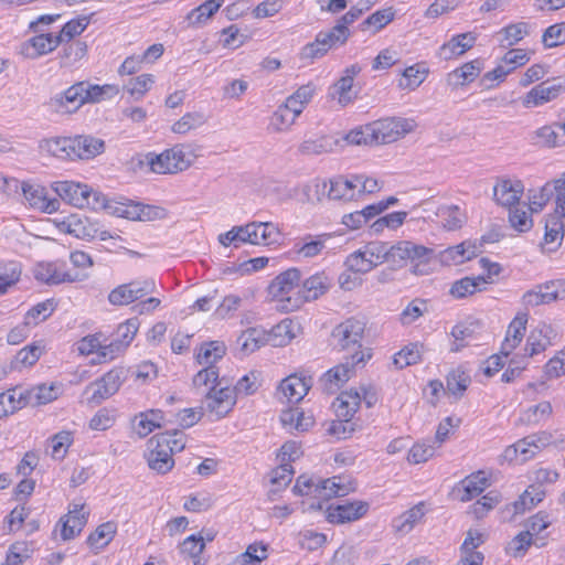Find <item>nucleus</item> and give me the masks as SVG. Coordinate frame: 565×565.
Listing matches in <instances>:
<instances>
[{"instance_id":"a211bd4d","label":"nucleus","mask_w":565,"mask_h":565,"mask_svg":"<svg viewBox=\"0 0 565 565\" xmlns=\"http://www.w3.org/2000/svg\"><path fill=\"white\" fill-rule=\"evenodd\" d=\"M167 448V444L157 447L156 440L151 438L148 441V452L146 454L148 466L161 475L169 472L174 466L171 450L168 451Z\"/></svg>"},{"instance_id":"4c0bfd02","label":"nucleus","mask_w":565,"mask_h":565,"mask_svg":"<svg viewBox=\"0 0 565 565\" xmlns=\"http://www.w3.org/2000/svg\"><path fill=\"white\" fill-rule=\"evenodd\" d=\"M226 353V345L222 341H210L202 343L198 353L196 361L201 365H213Z\"/></svg>"},{"instance_id":"6e6d98bb","label":"nucleus","mask_w":565,"mask_h":565,"mask_svg":"<svg viewBox=\"0 0 565 565\" xmlns=\"http://www.w3.org/2000/svg\"><path fill=\"white\" fill-rule=\"evenodd\" d=\"M337 142L329 137H321L315 140H305L299 146V152L306 156L330 152Z\"/></svg>"},{"instance_id":"ddd939ff","label":"nucleus","mask_w":565,"mask_h":565,"mask_svg":"<svg viewBox=\"0 0 565 565\" xmlns=\"http://www.w3.org/2000/svg\"><path fill=\"white\" fill-rule=\"evenodd\" d=\"M356 188H359V184L354 181V175L351 178L338 175L330 179L328 182L323 181L321 183L322 193H327L330 200H358L359 196Z\"/></svg>"},{"instance_id":"a18cd8bd","label":"nucleus","mask_w":565,"mask_h":565,"mask_svg":"<svg viewBox=\"0 0 565 565\" xmlns=\"http://www.w3.org/2000/svg\"><path fill=\"white\" fill-rule=\"evenodd\" d=\"M28 405L25 393L20 392L17 394V390H9L8 392L0 394V418L9 414L14 413L18 409L23 408Z\"/></svg>"},{"instance_id":"de8ad7c7","label":"nucleus","mask_w":565,"mask_h":565,"mask_svg":"<svg viewBox=\"0 0 565 565\" xmlns=\"http://www.w3.org/2000/svg\"><path fill=\"white\" fill-rule=\"evenodd\" d=\"M298 117L281 104L270 117L268 129L274 132L288 131Z\"/></svg>"},{"instance_id":"2eb2a0df","label":"nucleus","mask_w":565,"mask_h":565,"mask_svg":"<svg viewBox=\"0 0 565 565\" xmlns=\"http://www.w3.org/2000/svg\"><path fill=\"white\" fill-rule=\"evenodd\" d=\"M369 510V504L362 501L347 502L335 507H329L327 510V520L330 523L342 524L356 521Z\"/></svg>"},{"instance_id":"1a4fd4ad","label":"nucleus","mask_w":565,"mask_h":565,"mask_svg":"<svg viewBox=\"0 0 565 565\" xmlns=\"http://www.w3.org/2000/svg\"><path fill=\"white\" fill-rule=\"evenodd\" d=\"M139 328V321L137 318L128 319L126 322L120 323L116 332L114 333L113 340L104 345L102 358L104 361H110L115 359L117 354L122 352L134 340Z\"/></svg>"},{"instance_id":"58836bf2","label":"nucleus","mask_w":565,"mask_h":565,"mask_svg":"<svg viewBox=\"0 0 565 565\" xmlns=\"http://www.w3.org/2000/svg\"><path fill=\"white\" fill-rule=\"evenodd\" d=\"M279 235L278 227L271 222H255L252 227L249 244L252 245H269L275 243Z\"/></svg>"},{"instance_id":"9d476101","label":"nucleus","mask_w":565,"mask_h":565,"mask_svg":"<svg viewBox=\"0 0 565 565\" xmlns=\"http://www.w3.org/2000/svg\"><path fill=\"white\" fill-rule=\"evenodd\" d=\"M235 404V390H232V387L228 386L221 387L218 390L215 386H212L204 399V408L211 415H214V419H221L226 416Z\"/></svg>"},{"instance_id":"7c9ffc66","label":"nucleus","mask_w":565,"mask_h":565,"mask_svg":"<svg viewBox=\"0 0 565 565\" xmlns=\"http://www.w3.org/2000/svg\"><path fill=\"white\" fill-rule=\"evenodd\" d=\"M551 333L552 328L547 324H541L533 329L526 339L525 355L533 356L545 351L551 345Z\"/></svg>"},{"instance_id":"f257e3e1","label":"nucleus","mask_w":565,"mask_h":565,"mask_svg":"<svg viewBox=\"0 0 565 565\" xmlns=\"http://www.w3.org/2000/svg\"><path fill=\"white\" fill-rule=\"evenodd\" d=\"M350 35L349 28L338 20L331 29L318 32L315 41L301 49L300 58L310 62L321 58L329 51L344 45Z\"/></svg>"},{"instance_id":"9b49d317","label":"nucleus","mask_w":565,"mask_h":565,"mask_svg":"<svg viewBox=\"0 0 565 565\" xmlns=\"http://www.w3.org/2000/svg\"><path fill=\"white\" fill-rule=\"evenodd\" d=\"M364 359V352L351 353V355L347 358L344 362L330 369L323 375V381L326 382V390L328 392H333L334 390L339 388L341 385L347 383L354 373V366L359 363H363Z\"/></svg>"},{"instance_id":"39448f33","label":"nucleus","mask_w":565,"mask_h":565,"mask_svg":"<svg viewBox=\"0 0 565 565\" xmlns=\"http://www.w3.org/2000/svg\"><path fill=\"white\" fill-rule=\"evenodd\" d=\"M83 85L79 82L71 85L64 90L53 94L44 107L53 115L72 116L83 107Z\"/></svg>"},{"instance_id":"37998d69","label":"nucleus","mask_w":565,"mask_h":565,"mask_svg":"<svg viewBox=\"0 0 565 565\" xmlns=\"http://www.w3.org/2000/svg\"><path fill=\"white\" fill-rule=\"evenodd\" d=\"M555 198L554 180L546 182L537 190H531L529 195V209L532 213L541 212L544 206Z\"/></svg>"},{"instance_id":"864d4df0","label":"nucleus","mask_w":565,"mask_h":565,"mask_svg":"<svg viewBox=\"0 0 565 565\" xmlns=\"http://www.w3.org/2000/svg\"><path fill=\"white\" fill-rule=\"evenodd\" d=\"M532 544H536L533 541L531 531H523L515 535L507 546V553L513 557H523Z\"/></svg>"},{"instance_id":"f03ea898","label":"nucleus","mask_w":565,"mask_h":565,"mask_svg":"<svg viewBox=\"0 0 565 565\" xmlns=\"http://www.w3.org/2000/svg\"><path fill=\"white\" fill-rule=\"evenodd\" d=\"M54 191L63 201L76 207L98 211L106 204L104 194L93 192L88 185L74 181H57L54 183Z\"/></svg>"},{"instance_id":"72a5a7b5","label":"nucleus","mask_w":565,"mask_h":565,"mask_svg":"<svg viewBox=\"0 0 565 565\" xmlns=\"http://www.w3.org/2000/svg\"><path fill=\"white\" fill-rule=\"evenodd\" d=\"M280 422L282 426L289 430L297 431H306L308 430L315 423L313 417L310 415H306L299 408H289L282 411L280 415Z\"/></svg>"},{"instance_id":"f704fd0d","label":"nucleus","mask_w":565,"mask_h":565,"mask_svg":"<svg viewBox=\"0 0 565 565\" xmlns=\"http://www.w3.org/2000/svg\"><path fill=\"white\" fill-rule=\"evenodd\" d=\"M460 484L462 487L460 500L467 502L481 494L490 483L484 472L478 471L466 477Z\"/></svg>"},{"instance_id":"4468645a","label":"nucleus","mask_w":565,"mask_h":565,"mask_svg":"<svg viewBox=\"0 0 565 565\" xmlns=\"http://www.w3.org/2000/svg\"><path fill=\"white\" fill-rule=\"evenodd\" d=\"M21 189L25 201L31 207L45 213H53L58 210L60 201L56 199H49L44 186L23 182L21 184Z\"/></svg>"},{"instance_id":"a878e982","label":"nucleus","mask_w":565,"mask_h":565,"mask_svg":"<svg viewBox=\"0 0 565 565\" xmlns=\"http://www.w3.org/2000/svg\"><path fill=\"white\" fill-rule=\"evenodd\" d=\"M361 404L359 392L350 390L342 392L333 402V408L338 418L350 422Z\"/></svg>"},{"instance_id":"473e14b6","label":"nucleus","mask_w":565,"mask_h":565,"mask_svg":"<svg viewBox=\"0 0 565 565\" xmlns=\"http://www.w3.org/2000/svg\"><path fill=\"white\" fill-rule=\"evenodd\" d=\"M350 490L351 488L342 482L341 477H332L317 483L313 492L316 498L329 500L334 497H344Z\"/></svg>"},{"instance_id":"13d9d810","label":"nucleus","mask_w":565,"mask_h":565,"mask_svg":"<svg viewBox=\"0 0 565 565\" xmlns=\"http://www.w3.org/2000/svg\"><path fill=\"white\" fill-rule=\"evenodd\" d=\"M422 360V353L417 343H411L404 347L399 352L394 355V364L398 369L418 363Z\"/></svg>"},{"instance_id":"5fc2aeb1","label":"nucleus","mask_w":565,"mask_h":565,"mask_svg":"<svg viewBox=\"0 0 565 565\" xmlns=\"http://www.w3.org/2000/svg\"><path fill=\"white\" fill-rule=\"evenodd\" d=\"M350 76H342L332 86L330 95L338 99V103L342 106H347L352 103L356 94L352 92L353 82L349 79Z\"/></svg>"},{"instance_id":"5701e85b","label":"nucleus","mask_w":565,"mask_h":565,"mask_svg":"<svg viewBox=\"0 0 565 565\" xmlns=\"http://www.w3.org/2000/svg\"><path fill=\"white\" fill-rule=\"evenodd\" d=\"M105 150V142L93 136H77L71 139V151L73 156L81 159H90Z\"/></svg>"},{"instance_id":"3c124183","label":"nucleus","mask_w":565,"mask_h":565,"mask_svg":"<svg viewBox=\"0 0 565 565\" xmlns=\"http://www.w3.org/2000/svg\"><path fill=\"white\" fill-rule=\"evenodd\" d=\"M25 398L28 404L43 405L57 398L56 387L54 385H39L29 391H25Z\"/></svg>"},{"instance_id":"bb28decb","label":"nucleus","mask_w":565,"mask_h":565,"mask_svg":"<svg viewBox=\"0 0 565 565\" xmlns=\"http://www.w3.org/2000/svg\"><path fill=\"white\" fill-rule=\"evenodd\" d=\"M483 543L482 535L477 532L468 531L461 545V558L457 565H482L483 554L475 551Z\"/></svg>"},{"instance_id":"09e8293b","label":"nucleus","mask_w":565,"mask_h":565,"mask_svg":"<svg viewBox=\"0 0 565 565\" xmlns=\"http://www.w3.org/2000/svg\"><path fill=\"white\" fill-rule=\"evenodd\" d=\"M564 217L558 216V214H548L545 217V234L544 242L545 244H555L558 246L561 241L564 237Z\"/></svg>"},{"instance_id":"a19ab883","label":"nucleus","mask_w":565,"mask_h":565,"mask_svg":"<svg viewBox=\"0 0 565 565\" xmlns=\"http://www.w3.org/2000/svg\"><path fill=\"white\" fill-rule=\"evenodd\" d=\"M328 238H330L328 234L318 236L308 235L302 238V243L295 245L296 253L305 258H312L323 250Z\"/></svg>"},{"instance_id":"bf43d9fd","label":"nucleus","mask_w":565,"mask_h":565,"mask_svg":"<svg viewBox=\"0 0 565 565\" xmlns=\"http://www.w3.org/2000/svg\"><path fill=\"white\" fill-rule=\"evenodd\" d=\"M87 53V45L79 40L67 43L61 54L62 65L70 66L82 60Z\"/></svg>"},{"instance_id":"dca6fc26","label":"nucleus","mask_w":565,"mask_h":565,"mask_svg":"<svg viewBox=\"0 0 565 565\" xmlns=\"http://www.w3.org/2000/svg\"><path fill=\"white\" fill-rule=\"evenodd\" d=\"M312 385V377L291 374L284 379L279 385V392L288 403L300 402L308 393Z\"/></svg>"},{"instance_id":"7ed1b4c3","label":"nucleus","mask_w":565,"mask_h":565,"mask_svg":"<svg viewBox=\"0 0 565 565\" xmlns=\"http://www.w3.org/2000/svg\"><path fill=\"white\" fill-rule=\"evenodd\" d=\"M145 160L154 173H177L191 166L193 154L190 151H185L183 147L175 146L159 154L150 152L146 154Z\"/></svg>"},{"instance_id":"79ce46f5","label":"nucleus","mask_w":565,"mask_h":565,"mask_svg":"<svg viewBox=\"0 0 565 565\" xmlns=\"http://www.w3.org/2000/svg\"><path fill=\"white\" fill-rule=\"evenodd\" d=\"M470 382L471 377L466 371L461 369L452 370L446 377V391L456 399H459L462 397Z\"/></svg>"},{"instance_id":"052dcab7","label":"nucleus","mask_w":565,"mask_h":565,"mask_svg":"<svg viewBox=\"0 0 565 565\" xmlns=\"http://www.w3.org/2000/svg\"><path fill=\"white\" fill-rule=\"evenodd\" d=\"M206 117L199 111L186 113L172 126V130L175 134H186L191 129L198 128L204 125Z\"/></svg>"},{"instance_id":"680f3d73","label":"nucleus","mask_w":565,"mask_h":565,"mask_svg":"<svg viewBox=\"0 0 565 565\" xmlns=\"http://www.w3.org/2000/svg\"><path fill=\"white\" fill-rule=\"evenodd\" d=\"M395 12L392 8L377 10L376 12L369 15L362 23L361 29L366 30L370 26L374 28V32L380 31L391 21H393Z\"/></svg>"},{"instance_id":"e433bc0d","label":"nucleus","mask_w":565,"mask_h":565,"mask_svg":"<svg viewBox=\"0 0 565 565\" xmlns=\"http://www.w3.org/2000/svg\"><path fill=\"white\" fill-rule=\"evenodd\" d=\"M536 137L543 146L555 148L565 145V125L553 124L539 128Z\"/></svg>"},{"instance_id":"f8f14e48","label":"nucleus","mask_w":565,"mask_h":565,"mask_svg":"<svg viewBox=\"0 0 565 565\" xmlns=\"http://www.w3.org/2000/svg\"><path fill=\"white\" fill-rule=\"evenodd\" d=\"M300 279V270L298 268H289L271 280L268 286V292L281 303L279 309L282 310V306L287 303L288 298H294L289 294L298 286Z\"/></svg>"},{"instance_id":"b1692460","label":"nucleus","mask_w":565,"mask_h":565,"mask_svg":"<svg viewBox=\"0 0 565 565\" xmlns=\"http://www.w3.org/2000/svg\"><path fill=\"white\" fill-rule=\"evenodd\" d=\"M527 313H518L508 327L507 335L501 345V353L509 356L521 343L527 323Z\"/></svg>"},{"instance_id":"c756f323","label":"nucleus","mask_w":565,"mask_h":565,"mask_svg":"<svg viewBox=\"0 0 565 565\" xmlns=\"http://www.w3.org/2000/svg\"><path fill=\"white\" fill-rule=\"evenodd\" d=\"M79 84L83 85V106L85 104H95L113 98L119 93V89L116 85L106 84L100 86L90 84L87 81H81Z\"/></svg>"},{"instance_id":"774afa93","label":"nucleus","mask_w":565,"mask_h":565,"mask_svg":"<svg viewBox=\"0 0 565 565\" xmlns=\"http://www.w3.org/2000/svg\"><path fill=\"white\" fill-rule=\"evenodd\" d=\"M545 47H555L565 43V22L555 23L548 26L542 36Z\"/></svg>"},{"instance_id":"8fccbe9b","label":"nucleus","mask_w":565,"mask_h":565,"mask_svg":"<svg viewBox=\"0 0 565 565\" xmlns=\"http://www.w3.org/2000/svg\"><path fill=\"white\" fill-rule=\"evenodd\" d=\"M530 25L526 22L512 23L501 29L500 34L502 39L501 45L504 47L512 46L519 43L525 35L529 34Z\"/></svg>"},{"instance_id":"c9c22d12","label":"nucleus","mask_w":565,"mask_h":565,"mask_svg":"<svg viewBox=\"0 0 565 565\" xmlns=\"http://www.w3.org/2000/svg\"><path fill=\"white\" fill-rule=\"evenodd\" d=\"M489 282L490 280L486 279L483 275L463 277L452 284L450 295L455 298L461 299L481 290V286Z\"/></svg>"},{"instance_id":"4d7b16f0","label":"nucleus","mask_w":565,"mask_h":565,"mask_svg":"<svg viewBox=\"0 0 565 565\" xmlns=\"http://www.w3.org/2000/svg\"><path fill=\"white\" fill-rule=\"evenodd\" d=\"M427 71L420 70L418 65L409 66L403 72V76L398 82V87L402 89L414 90L426 78Z\"/></svg>"},{"instance_id":"c03bdc74","label":"nucleus","mask_w":565,"mask_h":565,"mask_svg":"<svg viewBox=\"0 0 565 565\" xmlns=\"http://www.w3.org/2000/svg\"><path fill=\"white\" fill-rule=\"evenodd\" d=\"M434 257V249L412 242L409 262L413 264L412 271L415 275L427 274L426 266Z\"/></svg>"},{"instance_id":"393cba45","label":"nucleus","mask_w":565,"mask_h":565,"mask_svg":"<svg viewBox=\"0 0 565 565\" xmlns=\"http://www.w3.org/2000/svg\"><path fill=\"white\" fill-rule=\"evenodd\" d=\"M475 42L476 36L471 32L457 34L452 36L450 41L440 46L438 55L446 61L451 60L470 50Z\"/></svg>"},{"instance_id":"f3484780","label":"nucleus","mask_w":565,"mask_h":565,"mask_svg":"<svg viewBox=\"0 0 565 565\" xmlns=\"http://www.w3.org/2000/svg\"><path fill=\"white\" fill-rule=\"evenodd\" d=\"M523 192L524 185L521 180L501 179L493 189L495 202L510 209L519 203Z\"/></svg>"},{"instance_id":"cd10ccee","label":"nucleus","mask_w":565,"mask_h":565,"mask_svg":"<svg viewBox=\"0 0 565 565\" xmlns=\"http://www.w3.org/2000/svg\"><path fill=\"white\" fill-rule=\"evenodd\" d=\"M482 70V62L477 58L465 63L461 67H458L447 75L448 85L457 88L465 86L473 82Z\"/></svg>"},{"instance_id":"69168bd1","label":"nucleus","mask_w":565,"mask_h":565,"mask_svg":"<svg viewBox=\"0 0 565 565\" xmlns=\"http://www.w3.org/2000/svg\"><path fill=\"white\" fill-rule=\"evenodd\" d=\"M372 122L352 129L347 134L345 140L351 145H375V137L372 132Z\"/></svg>"},{"instance_id":"423d86ee","label":"nucleus","mask_w":565,"mask_h":565,"mask_svg":"<svg viewBox=\"0 0 565 565\" xmlns=\"http://www.w3.org/2000/svg\"><path fill=\"white\" fill-rule=\"evenodd\" d=\"M372 127V132L375 137V145H385L394 142L412 132L415 129L416 124L413 119L392 117L373 121Z\"/></svg>"},{"instance_id":"6e6552de","label":"nucleus","mask_w":565,"mask_h":565,"mask_svg":"<svg viewBox=\"0 0 565 565\" xmlns=\"http://www.w3.org/2000/svg\"><path fill=\"white\" fill-rule=\"evenodd\" d=\"M154 291V279L147 278L142 280H132L130 282L119 285L113 289L108 295V300L111 305L125 306Z\"/></svg>"},{"instance_id":"0e129e2a","label":"nucleus","mask_w":565,"mask_h":565,"mask_svg":"<svg viewBox=\"0 0 565 565\" xmlns=\"http://www.w3.org/2000/svg\"><path fill=\"white\" fill-rule=\"evenodd\" d=\"M345 266L350 271L365 274L374 268V263L369 259L363 252L359 249L350 254L345 259Z\"/></svg>"},{"instance_id":"ea45409f","label":"nucleus","mask_w":565,"mask_h":565,"mask_svg":"<svg viewBox=\"0 0 565 565\" xmlns=\"http://www.w3.org/2000/svg\"><path fill=\"white\" fill-rule=\"evenodd\" d=\"M223 0H206L186 15L188 24L200 26L204 24L222 6Z\"/></svg>"},{"instance_id":"338daca9","label":"nucleus","mask_w":565,"mask_h":565,"mask_svg":"<svg viewBox=\"0 0 565 565\" xmlns=\"http://www.w3.org/2000/svg\"><path fill=\"white\" fill-rule=\"evenodd\" d=\"M116 527L114 523L107 522L100 524L94 533H92L88 539L87 543L90 546L95 547H102L109 543V541L113 539V535L115 534Z\"/></svg>"},{"instance_id":"20e7f679","label":"nucleus","mask_w":565,"mask_h":565,"mask_svg":"<svg viewBox=\"0 0 565 565\" xmlns=\"http://www.w3.org/2000/svg\"><path fill=\"white\" fill-rule=\"evenodd\" d=\"M365 326V321L356 317L348 318L339 323L331 333L335 347L340 350H351L352 353L363 352L361 348Z\"/></svg>"},{"instance_id":"aec40b11","label":"nucleus","mask_w":565,"mask_h":565,"mask_svg":"<svg viewBox=\"0 0 565 565\" xmlns=\"http://www.w3.org/2000/svg\"><path fill=\"white\" fill-rule=\"evenodd\" d=\"M61 43V36L52 33H41L23 44L22 53L28 58H36L54 51Z\"/></svg>"},{"instance_id":"2f4dec72","label":"nucleus","mask_w":565,"mask_h":565,"mask_svg":"<svg viewBox=\"0 0 565 565\" xmlns=\"http://www.w3.org/2000/svg\"><path fill=\"white\" fill-rule=\"evenodd\" d=\"M140 204L134 201H115L106 198V204L102 206L108 214L125 217L131 221H139L140 217Z\"/></svg>"},{"instance_id":"412c9836","label":"nucleus","mask_w":565,"mask_h":565,"mask_svg":"<svg viewBox=\"0 0 565 565\" xmlns=\"http://www.w3.org/2000/svg\"><path fill=\"white\" fill-rule=\"evenodd\" d=\"M33 273L36 280L47 285H60L62 282L82 280L78 274L72 275L66 271H60L54 263H39L34 267Z\"/></svg>"},{"instance_id":"4be33fe9","label":"nucleus","mask_w":565,"mask_h":565,"mask_svg":"<svg viewBox=\"0 0 565 565\" xmlns=\"http://www.w3.org/2000/svg\"><path fill=\"white\" fill-rule=\"evenodd\" d=\"M562 90L563 86L559 84L547 85L543 82L526 93L523 97V106L526 108L541 106L556 98Z\"/></svg>"},{"instance_id":"6ab92c4d","label":"nucleus","mask_w":565,"mask_h":565,"mask_svg":"<svg viewBox=\"0 0 565 565\" xmlns=\"http://www.w3.org/2000/svg\"><path fill=\"white\" fill-rule=\"evenodd\" d=\"M60 228L67 234L86 241L94 239L98 234V227L95 223L77 214H73L63 221Z\"/></svg>"},{"instance_id":"c85d7f7f","label":"nucleus","mask_w":565,"mask_h":565,"mask_svg":"<svg viewBox=\"0 0 565 565\" xmlns=\"http://www.w3.org/2000/svg\"><path fill=\"white\" fill-rule=\"evenodd\" d=\"M554 281H547L535 286L523 295L522 303L525 307H537L556 301L557 295L554 294Z\"/></svg>"},{"instance_id":"603ef678","label":"nucleus","mask_w":565,"mask_h":565,"mask_svg":"<svg viewBox=\"0 0 565 565\" xmlns=\"http://www.w3.org/2000/svg\"><path fill=\"white\" fill-rule=\"evenodd\" d=\"M151 439L156 440L157 447L161 446V444H167L168 451L171 450V455L174 452H180L185 447V435L180 430L164 431L161 434H157Z\"/></svg>"},{"instance_id":"e2e57ef3","label":"nucleus","mask_w":565,"mask_h":565,"mask_svg":"<svg viewBox=\"0 0 565 565\" xmlns=\"http://www.w3.org/2000/svg\"><path fill=\"white\" fill-rule=\"evenodd\" d=\"M267 558V547L263 544H250L247 550L237 557L238 565H259Z\"/></svg>"},{"instance_id":"0eeeda50","label":"nucleus","mask_w":565,"mask_h":565,"mask_svg":"<svg viewBox=\"0 0 565 565\" xmlns=\"http://www.w3.org/2000/svg\"><path fill=\"white\" fill-rule=\"evenodd\" d=\"M330 288V279L324 273H317L307 278L301 289H299L295 298H288L287 303L282 306L286 312L300 308L305 302L318 299L324 295Z\"/></svg>"},{"instance_id":"49530a36","label":"nucleus","mask_w":565,"mask_h":565,"mask_svg":"<svg viewBox=\"0 0 565 565\" xmlns=\"http://www.w3.org/2000/svg\"><path fill=\"white\" fill-rule=\"evenodd\" d=\"M424 515V503H418L396 518L393 523L394 527L398 532L408 533Z\"/></svg>"}]
</instances>
